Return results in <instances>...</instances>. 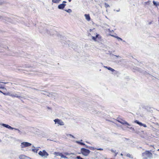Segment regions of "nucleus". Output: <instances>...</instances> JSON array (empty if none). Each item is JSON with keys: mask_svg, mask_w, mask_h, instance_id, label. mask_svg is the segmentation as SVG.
I'll return each instance as SVG.
<instances>
[{"mask_svg": "<svg viewBox=\"0 0 159 159\" xmlns=\"http://www.w3.org/2000/svg\"><path fill=\"white\" fill-rule=\"evenodd\" d=\"M0 93H3V92H2L0 90Z\"/></svg>", "mask_w": 159, "mask_h": 159, "instance_id": "nucleus-41", "label": "nucleus"}, {"mask_svg": "<svg viewBox=\"0 0 159 159\" xmlns=\"http://www.w3.org/2000/svg\"><path fill=\"white\" fill-rule=\"evenodd\" d=\"M21 130V131H20V132H21V134H25L26 132H28V130L27 129H24V128H22Z\"/></svg>", "mask_w": 159, "mask_h": 159, "instance_id": "nucleus-12", "label": "nucleus"}, {"mask_svg": "<svg viewBox=\"0 0 159 159\" xmlns=\"http://www.w3.org/2000/svg\"><path fill=\"white\" fill-rule=\"evenodd\" d=\"M120 155H121V156H123V154L122 153H121V154H120Z\"/></svg>", "mask_w": 159, "mask_h": 159, "instance_id": "nucleus-42", "label": "nucleus"}, {"mask_svg": "<svg viewBox=\"0 0 159 159\" xmlns=\"http://www.w3.org/2000/svg\"><path fill=\"white\" fill-rule=\"evenodd\" d=\"M98 150H102L103 149L101 148H100L99 149H97Z\"/></svg>", "mask_w": 159, "mask_h": 159, "instance_id": "nucleus-34", "label": "nucleus"}, {"mask_svg": "<svg viewBox=\"0 0 159 159\" xmlns=\"http://www.w3.org/2000/svg\"><path fill=\"white\" fill-rule=\"evenodd\" d=\"M31 143L27 142H23L20 144V147L22 148H24L27 147L31 146Z\"/></svg>", "mask_w": 159, "mask_h": 159, "instance_id": "nucleus-4", "label": "nucleus"}, {"mask_svg": "<svg viewBox=\"0 0 159 159\" xmlns=\"http://www.w3.org/2000/svg\"><path fill=\"white\" fill-rule=\"evenodd\" d=\"M64 158H66V159H67V158H68V157H67L65 156Z\"/></svg>", "mask_w": 159, "mask_h": 159, "instance_id": "nucleus-36", "label": "nucleus"}, {"mask_svg": "<svg viewBox=\"0 0 159 159\" xmlns=\"http://www.w3.org/2000/svg\"><path fill=\"white\" fill-rule=\"evenodd\" d=\"M84 16L85 17L86 19L88 20V21H89L90 19V17L89 16V14H85Z\"/></svg>", "mask_w": 159, "mask_h": 159, "instance_id": "nucleus-13", "label": "nucleus"}, {"mask_svg": "<svg viewBox=\"0 0 159 159\" xmlns=\"http://www.w3.org/2000/svg\"><path fill=\"white\" fill-rule=\"evenodd\" d=\"M86 147L87 148H88V147L87 146H86Z\"/></svg>", "mask_w": 159, "mask_h": 159, "instance_id": "nucleus-44", "label": "nucleus"}, {"mask_svg": "<svg viewBox=\"0 0 159 159\" xmlns=\"http://www.w3.org/2000/svg\"><path fill=\"white\" fill-rule=\"evenodd\" d=\"M76 158L77 159H84L83 158H82V157H80V156H77L76 157Z\"/></svg>", "mask_w": 159, "mask_h": 159, "instance_id": "nucleus-29", "label": "nucleus"}, {"mask_svg": "<svg viewBox=\"0 0 159 159\" xmlns=\"http://www.w3.org/2000/svg\"><path fill=\"white\" fill-rule=\"evenodd\" d=\"M126 156L131 158H132L133 157L132 156L130 155L129 153L126 154Z\"/></svg>", "mask_w": 159, "mask_h": 159, "instance_id": "nucleus-22", "label": "nucleus"}, {"mask_svg": "<svg viewBox=\"0 0 159 159\" xmlns=\"http://www.w3.org/2000/svg\"><path fill=\"white\" fill-rule=\"evenodd\" d=\"M69 1V2H70L71 1V0H68Z\"/></svg>", "mask_w": 159, "mask_h": 159, "instance_id": "nucleus-43", "label": "nucleus"}, {"mask_svg": "<svg viewBox=\"0 0 159 159\" xmlns=\"http://www.w3.org/2000/svg\"><path fill=\"white\" fill-rule=\"evenodd\" d=\"M0 89H1V87L0 86Z\"/></svg>", "mask_w": 159, "mask_h": 159, "instance_id": "nucleus-50", "label": "nucleus"}, {"mask_svg": "<svg viewBox=\"0 0 159 159\" xmlns=\"http://www.w3.org/2000/svg\"><path fill=\"white\" fill-rule=\"evenodd\" d=\"M119 11V10H117V11Z\"/></svg>", "mask_w": 159, "mask_h": 159, "instance_id": "nucleus-46", "label": "nucleus"}, {"mask_svg": "<svg viewBox=\"0 0 159 159\" xmlns=\"http://www.w3.org/2000/svg\"><path fill=\"white\" fill-rule=\"evenodd\" d=\"M99 36V34H97L96 36L95 37H94V36H92V39L94 40V41H97V38H99V37H98Z\"/></svg>", "mask_w": 159, "mask_h": 159, "instance_id": "nucleus-11", "label": "nucleus"}, {"mask_svg": "<svg viewBox=\"0 0 159 159\" xmlns=\"http://www.w3.org/2000/svg\"><path fill=\"white\" fill-rule=\"evenodd\" d=\"M61 153L59 152H55L53 153L54 155H55L57 156H60Z\"/></svg>", "mask_w": 159, "mask_h": 159, "instance_id": "nucleus-16", "label": "nucleus"}, {"mask_svg": "<svg viewBox=\"0 0 159 159\" xmlns=\"http://www.w3.org/2000/svg\"><path fill=\"white\" fill-rule=\"evenodd\" d=\"M104 67H105V68H107V69H108V67H107L106 66H104Z\"/></svg>", "mask_w": 159, "mask_h": 159, "instance_id": "nucleus-37", "label": "nucleus"}, {"mask_svg": "<svg viewBox=\"0 0 159 159\" xmlns=\"http://www.w3.org/2000/svg\"><path fill=\"white\" fill-rule=\"evenodd\" d=\"M1 89H6V88L4 87H1Z\"/></svg>", "mask_w": 159, "mask_h": 159, "instance_id": "nucleus-32", "label": "nucleus"}, {"mask_svg": "<svg viewBox=\"0 0 159 159\" xmlns=\"http://www.w3.org/2000/svg\"><path fill=\"white\" fill-rule=\"evenodd\" d=\"M80 151L81 153L85 156H88L90 152V151L89 150L84 148H81Z\"/></svg>", "mask_w": 159, "mask_h": 159, "instance_id": "nucleus-2", "label": "nucleus"}, {"mask_svg": "<svg viewBox=\"0 0 159 159\" xmlns=\"http://www.w3.org/2000/svg\"><path fill=\"white\" fill-rule=\"evenodd\" d=\"M65 11L68 13H70L72 12V10L70 9H69L67 10H65Z\"/></svg>", "mask_w": 159, "mask_h": 159, "instance_id": "nucleus-25", "label": "nucleus"}, {"mask_svg": "<svg viewBox=\"0 0 159 159\" xmlns=\"http://www.w3.org/2000/svg\"><path fill=\"white\" fill-rule=\"evenodd\" d=\"M94 148H93V147H91L90 148V149H92V150H94Z\"/></svg>", "mask_w": 159, "mask_h": 159, "instance_id": "nucleus-33", "label": "nucleus"}, {"mask_svg": "<svg viewBox=\"0 0 159 159\" xmlns=\"http://www.w3.org/2000/svg\"><path fill=\"white\" fill-rule=\"evenodd\" d=\"M0 19L3 21H5L9 22H11V20L10 18L6 17L0 16Z\"/></svg>", "mask_w": 159, "mask_h": 159, "instance_id": "nucleus-7", "label": "nucleus"}, {"mask_svg": "<svg viewBox=\"0 0 159 159\" xmlns=\"http://www.w3.org/2000/svg\"><path fill=\"white\" fill-rule=\"evenodd\" d=\"M92 29H90V30H89V31H90V32H91V31H92Z\"/></svg>", "mask_w": 159, "mask_h": 159, "instance_id": "nucleus-39", "label": "nucleus"}, {"mask_svg": "<svg viewBox=\"0 0 159 159\" xmlns=\"http://www.w3.org/2000/svg\"><path fill=\"white\" fill-rule=\"evenodd\" d=\"M61 0H52V2L54 3H58Z\"/></svg>", "mask_w": 159, "mask_h": 159, "instance_id": "nucleus-19", "label": "nucleus"}, {"mask_svg": "<svg viewBox=\"0 0 159 159\" xmlns=\"http://www.w3.org/2000/svg\"><path fill=\"white\" fill-rule=\"evenodd\" d=\"M111 152H114L115 154V156H116L117 154L118 153V152H116V150H114L113 149H111Z\"/></svg>", "mask_w": 159, "mask_h": 159, "instance_id": "nucleus-20", "label": "nucleus"}, {"mask_svg": "<svg viewBox=\"0 0 159 159\" xmlns=\"http://www.w3.org/2000/svg\"><path fill=\"white\" fill-rule=\"evenodd\" d=\"M33 147L34 148L32 149V151L34 152H37V151L38 150V148H36L35 147H34V146H33Z\"/></svg>", "mask_w": 159, "mask_h": 159, "instance_id": "nucleus-17", "label": "nucleus"}, {"mask_svg": "<svg viewBox=\"0 0 159 159\" xmlns=\"http://www.w3.org/2000/svg\"><path fill=\"white\" fill-rule=\"evenodd\" d=\"M93 113L94 114L99 115L101 114V112L98 111H95L93 112Z\"/></svg>", "mask_w": 159, "mask_h": 159, "instance_id": "nucleus-23", "label": "nucleus"}, {"mask_svg": "<svg viewBox=\"0 0 159 159\" xmlns=\"http://www.w3.org/2000/svg\"><path fill=\"white\" fill-rule=\"evenodd\" d=\"M2 93L5 95H10V93H7L3 92Z\"/></svg>", "mask_w": 159, "mask_h": 159, "instance_id": "nucleus-27", "label": "nucleus"}, {"mask_svg": "<svg viewBox=\"0 0 159 159\" xmlns=\"http://www.w3.org/2000/svg\"><path fill=\"white\" fill-rule=\"evenodd\" d=\"M142 156L144 159H151L152 158V154L149 151H146L142 153Z\"/></svg>", "mask_w": 159, "mask_h": 159, "instance_id": "nucleus-1", "label": "nucleus"}, {"mask_svg": "<svg viewBox=\"0 0 159 159\" xmlns=\"http://www.w3.org/2000/svg\"><path fill=\"white\" fill-rule=\"evenodd\" d=\"M66 1H64L63 2V3H66Z\"/></svg>", "mask_w": 159, "mask_h": 159, "instance_id": "nucleus-38", "label": "nucleus"}, {"mask_svg": "<svg viewBox=\"0 0 159 159\" xmlns=\"http://www.w3.org/2000/svg\"><path fill=\"white\" fill-rule=\"evenodd\" d=\"M54 121L55 122V124L57 123L61 125H64V123L63 122V121L61 120H59L58 119H55L54 120Z\"/></svg>", "mask_w": 159, "mask_h": 159, "instance_id": "nucleus-6", "label": "nucleus"}, {"mask_svg": "<svg viewBox=\"0 0 159 159\" xmlns=\"http://www.w3.org/2000/svg\"><path fill=\"white\" fill-rule=\"evenodd\" d=\"M118 121L121 124L124 125H126L128 126H130V125L129 124V123H128L127 122L125 121V120H118Z\"/></svg>", "mask_w": 159, "mask_h": 159, "instance_id": "nucleus-8", "label": "nucleus"}, {"mask_svg": "<svg viewBox=\"0 0 159 159\" xmlns=\"http://www.w3.org/2000/svg\"><path fill=\"white\" fill-rule=\"evenodd\" d=\"M1 142V140H0V142Z\"/></svg>", "mask_w": 159, "mask_h": 159, "instance_id": "nucleus-49", "label": "nucleus"}, {"mask_svg": "<svg viewBox=\"0 0 159 159\" xmlns=\"http://www.w3.org/2000/svg\"><path fill=\"white\" fill-rule=\"evenodd\" d=\"M38 154L39 155L42 157H43L44 158H46L48 156V154L46 151L45 150H43L42 151H40Z\"/></svg>", "mask_w": 159, "mask_h": 159, "instance_id": "nucleus-3", "label": "nucleus"}, {"mask_svg": "<svg viewBox=\"0 0 159 159\" xmlns=\"http://www.w3.org/2000/svg\"><path fill=\"white\" fill-rule=\"evenodd\" d=\"M10 96L12 97H16V98L19 97V96L18 95L16 94H11L10 93Z\"/></svg>", "mask_w": 159, "mask_h": 159, "instance_id": "nucleus-14", "label": "nucleus"}, {"mask_svg": "<svg viewBox=\"0 0 159 159\" xmlns=\"http://www.w3.org/2000/svg\"><path fill=\"white\" fill-rule=\"evenodd\" d=\"M105 6L106 7H109V5L108 4H107V3H105Z\"/></svg>", "mask_w": 159, "mask_h": 159, "instance_id": "nucleus-28", "label": "nucleus"}, {"mask_svg": "<svg viewBox=\"0 0 159 159\" xmlns=\"http://www.w3.org/2000/svg\"><path fill=\"white\" fill-rule=\"evenodd\" d=\"M153 3L155 6L157 7L159 6V2H156L155 1H153Z\"/></svg>", "mask_w": 159, "mask_h": 159, "instance_id": "nucleus-15", "label": "nucleus"}, {"mask_svg": "<svg viewBox=\"0 0 159 159\" xmlns=\"http://www.w3.org/2000/svg\"><path fill=\"white\" fill-rule=\"evenodd\" d=\"M48 109H50V108L49 107H48Z\"/></svg>", "mask_w": 159, "mask_h": 159, "instance_id": "nucleus-48", "label": "nucleus"}, {"mask_svg": "<svg viewBox=\"0 0 159 159\" xmlns=\"http://www.w3.org/2000/svg\"><path fill=\"white\" fill-rule=\"evenodd\" d=\"M71 136V137H72L73 138H75V137L73 136L71 134H68L67 136Z\"/></svg>", "mask_w": 159, "mask_h": 159, "instance_id": "nucleus-31", "label": "nucleus"}, {"mask_svg": "<svg viewBox=\"0 0 159 159\" xmlns=\"http://www.w3.org/2000/svg\"><path fill=\"white\" fill-rule=\"evenodd\" d=\"M1 125H2L3 127H5L6 128H8V129H11V130H12V129H14L15 130H18V131L19 132L20 131L19 130V129L12 128L11 126H10L9 125H7V124H2Z\"/></svg>", "mask_w": 159, "mask_h": 159, "instance_id": "nucleus-5", "label": "nucleus"}, {"mask_svg": "<svg viewBox=\"0 0 159 159\" xmlns=\"http://www.w3.org/2000/svg\"><path fill=\"white\" fill-rule=\"evenodd\" d=\"M64 154L66 155V156H67V155H70L71 154H72V155H73L74 154V153H69L68 152H65L64 153Z\"/></svg>", "mask_w": 159, "mask_h": 159, "instance_id": "nucleus-26", "label": "nucleus"}, {"mask_svg": "<svg viewBox=\"0 0 159 159\" xmlns=\"http://www.w3.org/2000/svg\"><path fill=\"white\" fill-rule=\"evenodd\" d=\"M61 158H64L65 156L63 154H62L61 153L60 155V156Z\"/></svg>", "mask_w": 159, "mask_h": 159, "instance_id": "nucleus-30", "label": "nucleus"}, {"mask_svg": "<svg viewBox=\"0 0 159 159\" xmlns=\"http://www.w3.org/2000/svg\"><path fill=\"white\" fill-rule=\"evenodd\" d=\"M82 141H83V140H82L81 139V140H80V141H81V142H82Z\"/></svg>", "mask_w": 159, "mask_h": 159, "instance_id": "nucleus-45", "label": "nucleus"}, {"mask_svg": "<svg viewBox=\"0 0 159 159\" xmlns=\"http://www.w3.org/2000/svg\"><path fill=\"white\" fill-rule=\"evenodd\" d=\"M0 83H4V84H7V83H5V82H1V81H0Z\"/></svg>", "mask_w": 159, "mask_h": 159, "instance_id": "nucleus-35", "label": "nucleus"}, {"mask_svg": "<svg viewBox=\"0 0 159 159\" xmlns=\"http://www.w3.org/2000/svg\"><path fill=\"white\" fill-rule=\"evenodd\" d=\"M75 142L79 144H80V145H85V144L84 143H81V142H80V141H75Z\"/></svg>", "mask_w": 159, "mask_h": 159, "instance_id": "nucleus-18", "label": "nucleus"}, {"mask_svg": "<svg viewBox=\"0 0 159 159\" xmlns=\"http://www.w3.org/2000/svg\"><path fill=\"white\" fill-rule=\"evenodd\" d=\"M111 36H113V37H115L116 38H117L118 39V40H120L121 41H122V39L121 38L118 37V36H114V35H111Z\"/></svg>", "mask_w": 159, "mask_h": 159, "instance_id": "nucleus-21", "label": "nucleus"}, {"mask_svg": "<svg viewBox=\"0 0 159 159\" xmlns=\"http://www.w3.org/2000/svg\"><path fill=\"white\" fill-rule=\"evenodd\" d=\"M134 122L135 123H136L137 124H139V125L140 126H144L145 127H147V126L146 125L143 124L142 123L139 122L137 120H135L134 121Z\"/></svg>", "mask_w": 159, "mask_h": 159, "instance_id": "nucleus-9", "label": "nucleus"}, {"mask_svg": "<svg viewBox=\"0 0 159 159\" xmlns=\"http://www.w3.org/2000/svg\"><path fill=\"white\" fill-rule=\"evenodd\" d=\"M108 70H111V71H112V72H113V71H115V70H114V69H113L112 68H111V67H108Z\"/></svg>", "mask_w": 159, "mask_h": 159, "instance_id": "nucleus-24", "label": "nucleus"}, {"mask_svg": "<svg viewBox=\"0 0 159 159\" xmlns=\"http://www.w3.org/2000/svg\"><path fill=\"white\" fill-rule=\"evenodd\" d=\"M115 56L116 57H119V56L115 55Z\"/></svg>", "mask_w": 159, "mask_h": 159, "instance_id": "nucleus-40", "label": "nucleus"}, {"mask_svg": "<svg viewBox=\"0 0 159 159\" xmlns=\"http://www.w3.org/2000/svg\"><path fill=\"white\" fill-rule=\"evenodd\" d=\"M158 151H159V149H158Z\"/></svg>", "mask_w": 159, "mask_h": 159, "instance_id": "nucleus-47", "label": "nucleus"}, {"mask_svg": "<svg viewBox=\"0 0 159 159\" xmlns=\"http://www.w3.org/2000/svg\"><path fill=\"white\" fill-rule=\"evenodd\" d=\"M66 5V4H61L58 6V7L59 9H62L65 7Z\"/></svg>", "mask_w": 159, "mask_h": 159, "instance_id": "nucleus-10", "label": "nucleus"}]
</instances>
